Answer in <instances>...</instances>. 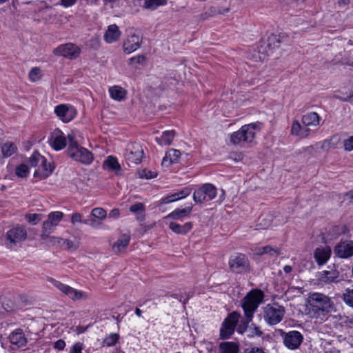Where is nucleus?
<instances>
[{
  "mask_svg": "<svg viewBox=\"0 0 353 353\" xmlns=\"http://www.w3.org/2000/svg\"><path fill=\"white\" fill-rule=\"evenodd\" d=\"M353 97V94H350L349 96H347V97H339V96H336L335 95L334 97L342 101H351V99L352 97Z\"/></svg>",
  "mask_w": 353,
  "mask_h": 353,
  "instance_id": "60",
  "label": "nucleus"
},
{
  "mask_svg": "<svg viewBox=\"0 0 353 353\" xmlns=\"http://www.w3.org/2000/svg\"><path fill=\"white\" fill-rule=\"evenodd\" d=\"M142 42V37L139 34H132L123 41V51L130 54L140 48Z\"/></svg>",
  "mask_w": 353,
  "mask_h": 353,
  "instance_id": "15",
  "label": "nucleus"
},
{
  "mask_svg": "<svg viewBox=\"0 0 353 353\" xmlns=\"http://www.w3.org/2000/svg\"><path fill=\"white\" fill-rule=\"evenodd\" d=\"M120 336L119 334L112 333L104 338L102 342L103 347L114 346L119 341Z\"/></svg>",
  "mask_w": 353,
  "mask_h": 353,
  "instance_id": "36",
  "label": "nucleus"
},
{
  "mask_svg": "<svg viewBox=\"0 0 353 353\" xmlns=\"http://www.w3.org/2000/svg\"><path fill=\"white\" fill-rule=\"evenodd\" d=\"M104 165L106 166L108 169L115 172L119 171L121 170V165L119 163L117 159L112 156H109L107 158V159L104 161Z\"/></svg>",
  "mask_w": 353,
  "mask_h": 353,
  "instance_id": "34",
  "label": "nucleus"
},
{
  "mask_svg": "<svg viewBox=\"0 0 353 353\" xmlns=\"http://www.w3.org/2000/svg\"><path fill=\"white\" fill-rule=\"evenodd\" d=\"M310 131L308 128H303L299 121H293L291 127L292 135L299 137L301 139H305L309 136Z\"/></svg>",
  "mask_w": 353,
  "mask_h": 353,
  "instance_id": "24",
  "label": "nucleus"
},
{
  "mask_svg": "<svg viewBox=\"0 0 353 353\" xmlns=\"http://www.w3.org/2000/svg\"><path fill=\"white\" fill-rule=\"evenodd\" d=\"M179 199L178 197L176 196V193H174V194H172L170 195H168L165 197H163L161 201H160V203L161 204H168V203H170L172 202H174V201H178Z\"/></svg>",
  "mask_w": 353,
  "mask_h": 353,
  "instance_id": "50",
  "label": "nucleus"
},
{
  "mask_svg": "<svg viewBox=\"0 0 353 353\" xmlns=\"http://www.w3.org/2000/svg\"><path fill=\"white\" fill-rule=\"evenodd\" d=\"M50 144L56 150H61L65 147L67 144L66 138L61 130H56L53 132Z\"/></svg>",
  "mask_w": 353,
  "mask_h": 353,
  "instance_id": "20",
  "label": "nucleus"
},
{
  "mask_svg": "<svg viewBox=\"0 0 353 353\" xmlns=\"http://www.w3.org/2000/svg\"><path fill=\"white\" fill-rule=\"evenodd\" d=\"M307 307L312 317L321 318L332 310L333 302L328 296L323 293H310L307 298Z\"/></svg>",
  "mask_w": 353,
  "mask_h": 353,
  "instance_id": "2",
  "label": "nucleus"
},
{
  "mask_svg": "<svg viewBox=\"0 0 353 353\" xmlns=\"http://www.w3.org/2000/svg\"><path fill=\"white\" fill-rule=\"evenodd\" d=\"M130 211L137 214V219L140 221L144 219L145 205L143 203H137L130 207Z\"/></svg>",
  "mask_w": 353,
  "mask_h": 353,
  "instance_id": "33",
  "label": "nucleus"
},
{
  "mask_svg": "<svg viewBox=\"0 0 353 353\" xmlns=\"http://www.w3.org/2000/svg\"><path fill=\"white\" fill-rule=\"evenodd\" d=\"M175 135L176 132L174 130H166L162 132L161 137H156L155 141L159 145H170Z\"/></svg>",
  "mask_w": 353,
  "mask_h": 353,
  "instance_id": "26",
  "label": "nucleus"
},
{
  "mask_svg": "<svg viewBox=\"0 0 353 353\" xmlns=\"http://www.w3.org/2000/svg\"><path fill=\"white\" fill-rule=\"evenodd\" d=\"M41 239L49 245H59L62 246V241H63V239L61 237L52 236H50V234L49 235V237Z\"/></svg>",
  "mask_w": 353,
  "mask_h": 353,
  "instance_id": "42",
  "label": "nucleus"
},
{
  "mask_svg": "<svg viewBox=\"0 0 353 353\" xmlns=\"http://www.w3.org/2000/svg\"><path fill=\"white\" fill-rule=\"evenodd\" d=\"M143 156V150L139 143L130 144L125 150V160L128 165H137L141 162Z\"/></svg>",
  "mask_w": 353,
  "mask_h": 353,
  "instance_id": "10",
  "label": "nucleus"
},
{
  "mask_svg": "<svg viewBox=\"0 0 353 353\" xmlns=\"http://www.w3.org/2000/svg\"><path fill=\"white\" fill-rule=\"evenodd\" d=\"M121 36V31L116 24H111L108 27L104 34V40L108 43H112L119 40Z\"/></svg>",
  "mask_w": 353,
  "mask_h": 353,
  "instance_id": "22",
  "label": "nucleus"
},
{
  "mask_svg": "<svg viewBox=\"0 0 353 353\" xmlns=\"http://www.w3.org/2000/svg\"><path fill=\"white\" fill-rule=\"evenodd\" d=\"M55 228L56 226L53 225L48 220H46L43 223L41 239H46L49 237V235L54 232Z\"/></svg>",
  "mask_w": 353,
  "mask_h": 353,
  "instance_id": "37",
  "label": "nucleus"
},
{
  "mask_svg": "<svg viewBox=\"0 0 353 353\" xmlns=\"http://www.w3.org/2000/svg\"><path fill=\"white\" fill-rule=\"evenodd\" d=\"M216 196V188L210 183H205L194 191L193 199L196 203L211 201Z\"/></svg>",
  "mask_w": 353,
  "mask_h": 353,
  "instance_id": "9",
  "label": "nucleus"
},
{
  "mask_svg": "<svg viewBox=\"0 0 353 353\" xmlns=\"http://www.w3.org/2000/svg\"><path fill=\"white\" fill-rule=\"evenodd\" d=\"M230 269L237 274L245 272L249 268V261L245 254L236 253L229 260Z\"/></svg>",
  "mask_w": 353,
  "mask_h": 353,
  "instance_id": "11",
  "label": "nucleus"
},
{
  "mask_svg": "<svg viewBox=\"0 0 353 353\" xmlns=\"http://www.w3.org/2000/svg\"><path fill=\"white\" fill-rule=\"evenodd\" d=\"M80 51V48L77 46L68 43L54 48L53 53L56 56H63L70 59H74L79 57Z\"/></svg>",
  "mask_w": 353,
  "mask_h": 353,
  "instance_id": "13",
  "label": "nucleus"
},
{
  "mask_svg": "<svg viewBox=\"0 0 353 353\" xmlns=\"http://www.w3.org/2000/svg\"><path fill=\"white\" fill-rule=\"evenodd\" d=\"M109 92L110 97L117 101H121L125 99L126 95V91L119 85H114L109 88Z\"/></svg>",
  "mask_w": 353,
  "mask_h": 353,
  "instance_id": "31",
  "label": "nucleus"
},
{
  "mask_svg": "<svg viewBox=\"0 0 353 353\" xmlns=\"http://www.w3.org/2000/svg\"><path fill=\"white\" fill-rule=\"evenodd\" d=\"M334 253L340 258H348L353 255V241L341 242L334 248Z\"/></svg>",
  "mask_w": 353,
  "mask_h": 353,
  "instance_id": "18",
  "label": "nucleus"
},
{
  "mask_svg": "<svg viewBox=\"0 0 353 353\" xmlns=\"http://www.w3.org/2000/svg\"><path fill=\"white\" fill-rule=\"evenodd\" d=\"M48 281L59 290L63 294L69 296L73 301L87 299L86 294L82 291L77 290L68 285L55 280L53 278H48Z\"/></svg>",
  "mask_w": 353,
  "mask_h": 353,
  "instance_id": "8",
  "label": "nucleus"
},
{
  "mask_svg": "<svg viewBox=\"0 0 353 353\" xmlns=\"http://www.w3.org/2000/svg\"><path fill=\"white\" fill-rule=\"evenodd\" d=\"M284 307L277 304H268L263 307V318L270 325H274L280 323L285 314Z\"/></svg>",
  "mask_w": 353,
  "mask_h": 353,
  "instance_id": "6",
  "label": "nucleus"
},
{
  "mask_svg": "<svg viewBox=\"0 0 353 353\" xmlns=\"http://www.w3.org/2000/svg\"><path fill=\"white\" fill-rule=\"evenodd\" d=\"M181 153L179 150L170 149L165 153L163 157L162 164L165 165H170L172 163L178 162Z\"/></svg>",
  "mask_w": 353,
  "mask_h": 353,
  "instance_id": "27",
  "label": "nucleus"
},
{
  "mask_svg": "<svg viewBox=\"0 0 353 353\" xmlns=\"http://www.w3.org/2000/svg\"><path fill=\"white\" fill-rule=\"evenodd\" d=\"M241 314L237 312L230 313L225 319L220 329V338L225 339L233 334L237 323L239 321Z\"/></svg>",
  "mask_w": 353,
  "mask_h": 353,
  "instance_id": "7",
  "label": "nucleus"
},
{
  "mask_svg": "<svg viewBox=\"0 0 353 353\" xmlns=\"http://www.w3.org/2000/svg\"><path fill=\"white\" fill-rule=\"evenodd\" d=\"M41 70L39 68H33L29 72V79L32 81H37L41 79Z\"/></svg>",
  "mask_w": 353,
  "mask_h": 353,
  "instance_id": "44",
  "label": "nucleus"
},
{
  "mask_svg": "<svg viewBox=\"0 0 353 353\" xmlns=\"http://www.w3.org/2000/svg\"><path fill=\"white\" fill-rule=\"evenodd\" d=\"M65 347V343L63 340L59 339L54 344V347L58 350H63Z\"/></svg>",
  "mask_w": 353,
  "mask_h": 353,
  "instance_id": "56",
  "label": "nucleus"
},
{
  "mask_svg": "<svg viewBox=\"0 0 353 353\" xmlns=\"http://www.w3.org/2000/svg\"><path fill=\"white\" fill-rule=\"evenodd\" d=\"M145 61V57L144 55H138L130 59V64H142Z\"/></svg>",
  "mask_w": 353,
  "mask_h": 353,
  "instance_id": "52",
  "label": "nucleus"
},
{
  "mask_svg": "<svg viewBox=\"0 0 353 353\" xmlns=\"http://www.w3.org/2000/svg\"><path fill=\"white\" fill-rule=\"evenodd\" d=\"M247 353H265L261 348L253 347Z\"/></svg>",
  "mask_w": 353,
  "mask_h": 353,
  "instance_id": "62",
  "label": "nucleus"
},
{
  "mask_svg": "<svg viewBox=\"0 0 353 353\" xmlns=\"http://www.w3.org/2000/svg\"><path fill=\"white\" fill-rule=\"evenodd\" d=\"M29 222L34 223V224L40 220L39 215L37 214H32L27 216Z\"/></svg>",
  "mask_w": 353,
  "mask_h": 353,
  "instance_id": "58",
  "label": "nucleus"
},
{
  "mask_svg": "<svg viewBox=\"0 0 353 353\" xmlns=\"http://www.w3.org/2000/svg\"><path fill=\"white\" fill-rule=\"evenodd\" d=\"M292 268L290 265H285L283 268V271L286 274H289L292 272Z\"/></svg>",
  "mask_w": 353,
  "mask_h": 353,
  "instance_id": "63",
  "label": "nucleus"
},
{
  "mask_svg": "<svg viewBox=\"0 0 353 353\" xmlns=\"http://www.w3.org/2000/svg\"><path fill=\"white\" fill-rule=\"evenodd\" d=\"M339 276V272L335 269L324 270L319 273L316 281L320 285L330 284L336 282Z\"/></svg>",
  "mask_w": 353,
  "mask_h": 353,
  "instance_id": "17",
  "label": "nucleus"
},
{
  "mask_svg": "<svg viewBox=\"0 0 353 353\" xmlns=\"http://www.w3.org/2000/svg\"><path fill=\"white\" fill-rule=\"evenodd\" d=\"M63 214L61 212L57 211L49 214L48 221H50L53 225L57 226L61 221Z\"/></svg>",
  "mask_w": 353,
  "mask_h": 353,
  "instance_id": "39",
  "label": "nucleus"
},
{
  "mask_svg": "<svg viewBox=\"0 0 353 353\" xmlns=\"http://www.w3.org/2000/svg\"><path fill=\"white\" fill-rule=\"evenodd\" d=\"M86 328L83 327H78L77 330L78 334L83 333L85 331Z\"/></svg>",
  "mask_w": 353,
  "mask_h": 353,
  "instance_id": "64",
  "label": "nucleus"
},
{
  "mask_svg": "<svg viewBox=\"0 0 353 353\" xmlns=\"http://www.w3.org/2000/svg\"><path fill=\"white\" fill-rule=\"evenodd\" d=\"M15 173L19 177H26L29 173L28 167L25 164H21L16 168Z\"/></svg>",
  "mask_w": 353,
  "mask_h": 353,
  "instance_id": "43",
  "label": "nucleus"
},
{
  "mask_svg": "<svg viewBox=\"0 0 353 353\" xmlns=\"http://www.w3.org/2000/svg\"><path fill=\"white\" fill-rule=\"evenodd\" d=\"M344 149L346 151L353 150V136L350 137L348 139L344 141Z\"/></svg>",
  "mask_w": 353,
  "mask_h": 353,
  "instance_id": "53",
  "label": "nucleus"
},
{
  "mask_svg": "<svg viewBox=\"0 0 353 353\" xmlns=\"http://www.w3.org/2000/svg\"><path fill=\"white\" fill-rule=\"evenodd\" d=\"M280 332L283 336V344L289 350L298 349L303 342V336L299 331L292 330L285 332L281 330Z\"/></svg>",
  "mask_w": 353,
  "mask_h": 353,
  "instance_id": "12",
  "label": "nucleus"
},
{
  "mask_svg": "<svg viewBox=\"0 0 353 353\" xmlns=\"http://www.w3.org/2000/svg\"><path fill=\"white\" fill-rule=\"evenodd\" d=\"M332 250L330 246L324 245L316 248L314 251V258L319 266L325 265L330 259Z\"/></svg>",
  "mask_w": 353,
  "mask_h": 353,
  "instance_id": "16",
  "label": "nucleus"
},
{
  "mask_svg": "<svg viewBox=\"0 0 353 353\" xmlns=\"http://www.w3.org/2000/svg\"><path fill=\"white\" fill-rule=\"evenodd\" d=\"M263 123L255 122L243 125L238 131L230 135V141L234 145H239L241 143H253L256 134L261 130Z\"/></svg>",
  "mask_w": 353,
  "mask_h": 353,
  "instance_id": "3",
  "label": "nucleus"
},
{
  "mask_svg": "<svg viewBox=\"0 0 353 353\" xmlns=\"http://www.w3.org/2000/svg\"><path fill=\"white\" fill-rule=\"evenodd\" d=\"M68 139L69 141L68 148V156L76 161L86 165L90 164L93 161L92 154L86 148L78 144L74 134H69Z\"/></svg>",
  "mask_w": 353,
  "mask_h": 353,
  "instance_id": "4",
  "label": "nucleus"
},
{
  "mask_svg": "<svg viewBox=\"0 0 353 353\" xmlns=\"http://www.w3.org/2000/svg\"><path fill=\"white\" fill-rule=\"evenodd\" d=\"M221 353H239V346L234 342H222L219 344Z\"/></svg>",
  "mask_w": 353,
  "mask_h": 353,
  "instance_id": "32",
  "label": "nucleus"
},
{
  "mask_svg": "<svg viewBox=\"0 0 353 353\" xmlns=\"http://www.w3.org/2000/svg\"><path fill=\"white\" fill-rule=\"evenodd\" d=\"M90 216L99 221H103L107 217V212L103 208H95L92 210Z\"/></svg>",
  "mask_w": 353,
  "mask_h": 353,
  "instance_id": "40",
  "label": "nucleus"
},
{
  "mask_svg": "<svg viewBox=\"0 0 353 353\" xmlns=\"http://www.w3.org/2000/svg\"><path fill=\"white\" fill-rule=\"evenodd\" d=\"M130 241V234L129 233L121 234L118 240L114 243L112 246L113 251L115 253L123 252L128 245Z\"/></svg>",
  "mask_w": 353,
  "mask_h": 353,
  "instance_id": "25",
  "label": "nucleus"
},
{
  "mask_svg": "<svg viewBox=\"0 0 353 353\" xmlns=\"http://www.w3.org/2000/svg\"><path fill=\"white\" fill-rule=\"evenodd\" d=\"M57 116L64 123H68L72 121L77 114L74 108L71 105L61 104L54 109Z\"/></svg>",
  "mask_w": 353,
  "mask_h": 353,
  "instance_id": "14",
  "label": "nucleus"
},
{
  "mask_svg": "<svg viewBox=\"0 0 353 353\" xmlns=\"http://www.w3.org/2000/svg\"><path fill=\"white\" fill-rule=\"evenodd\" d=\"M29 163L32 167L38 166L34 173V176L39 179L47 178L52 172L53 168L50 163H48L46 158L37 152H34L29 158Z\"/></svg>",
  "mask_w": 353,
  "mask_h": 353,
  "instance_id": "5",
  "label": "nucleus"
},
{
  "mask_svg": "<svg viewBox=\"0 0 353 353\" xmlns=\"http://www.w3.org/2000/svg\"><path fill=\"white\" fill-rule=\"evenodd\" d=\"M261 251L259 252L260 254H269L271 256H277L280 254L279 251L276 248H273L270 245L265 246L261 248Z\"/></svg>",
  "mask_w": 353,
  "mask_h": 353,
  "instance_id": "46",
  "label": "nucleus"
},
{
  "mask_svg": "<svg viewBox=\"0 0 353 353\" xmlns=\"http://www.w3.org/2000/svg\"><path fill=\"white\" fill-rule=\"evenodd\" d=\"M61 1H62L63 5L65 7H68V6L73 5L76 1V0H61Z\"/></svg>",
  "mask_w": 353,
  "mask_h": 353,
  "instance_id": "61",
  "label": "nucleus"
},
{
  "mask_svg": "<svg viewBox=\"0 0 353 353\" xmlns=\"http://www.w3.org/2000/svg\"><path fill=\"white\" fill-rule=\"evenodd\" d=\"M167 0H145V7L148 9H156L159 6H165Z\"/></svg>",
  "mask_w": 353,
  "mask_h": 353,
  "instance_id": "41",
  "label": "nucleus"
},
{
  "mask_svg": "<svg viewBox=\"0 0 353 353\" xmlns=\"http://www.w3.org/2000/svg\"><path fill=\"white\" fill-rule=\"evenodd\" d=\"M26 235V230L24 228L16 227L8 231L6 238L11 243H17L25 240Z\"/></svg>",
  "mask_w": 353,
  "mask_h": 353,
  "instance_id": "19",
  "label": "nucleus"
},
{
  "mask_svg": "<svg viewBox=\"0 0 353 353\" xmlns=\"http://www.w3.org/2000/svg\"><path fill=\"white\" fill-rule=\"evenodd\" d=\"M250 336H261L263 334V332L261 331L260 327L254 323L251 324V325L250 327Z\"/></svg>",
  "mask_w": 353,
  "mask_h": 353,
  "instance_id": "48",
  "label": "nucleus"
},
{
  "mask_svg": "<svg viewBox=\"0 0 353 353\" xmlns=\"http://www.w3.org/2000/svg\"><path fill=\"white\" fill-rule=\"evenodd\" d=\"M321 345L323 347V353H340L338 349L331 346L330 343L327 341H325Z\"/></svg>",
  "mask_w": 353,
  "mask_h": 353,
  "instance_id": "47",
  "label": "nucleus"
},
{
  "mask_svg": "<svg viewBox=\"0 0 353 353\" xmlns=\"http://www.w3.org/2000/svg\"><path fill=\"white\" fill-rule=\"evenodd\" d=\"M83 223L84 224H88V220L82 221V215L79 213H73L71 216V223L74 225L77 223Z\"/></svg>",
  "mask_w": 353,
  "mask_h": 353,
  "instance_id": "49",
  "label": "nucleus"
},
{
  "mask_svg": "<svg viewBox=\"0 0 353 353\" xmlns=\"http://www.w3.org/2000/svg\"><path fill=\"white\" fill-rule=\"evenodd\" d=\"M97 218L92 217L88 221V224H90L93 228L98 227L100 225V223L97 221Z\"/></svg>",
  "mask_w": 353,
  "mask_h": 353,
  "instance_id": "59",
  "label": "nucleus"
},
{
  "mask_svg": "<svg viewBox=\"0 0 353 353\" xmlns=\"http://www.w3.org/2000/svg\"><path fill=\"white\" fill-rule=\"evenodd\" d=\"M119 216H120L119 210L117 209V208L112 210L108 214V217L110 219H118L119 217Z\"/></svg>",
  "mask_w": 353,
  "mask_h": 353,
  "instance_id": "57",
  "label": "nucleus"
},
{
  "mask_svg": "<svg viewBox=\"0 0 353 353\" xmlns=\"http://www.w3.org/2000/svg\"><path fill=\"white\" fill-rule=\"evenodd\" d=\"M17 146L12 142H7L1 147V152L6 157H10L17 152Z\"/></svg>",
  "mask_w": 353,
  "mask_h": 353,
  "instance_id": "35",
  "label": "nucleus"
},
{
  "mask_svg": "<svg viewBox=\"0 0 353 353\" xmlns=\"http://www.w3.org/2000/svg\"><path fill=\"white\" fill-rule=\"evenodd\" d=\"M319 116L316 112H310L302 118V123L305 127L317 126L319 124Z\"/></svg>",
  "mask_w": 353,
  "mask_h": 353,
  "instance_id": "29",
  "label": "nucleus"
},
{
  "mask_svg": "<svg viewBox=\"0 0 353 353\" xmlns=\"http://www.w3.org/2000/svg\"><path fill=\"white\" fill-rule=\"evenodd\" d=\"M9 340L13 346L17 348L23 347L27 343V339L21 329H17L9 336Z\"/></svg>",
  "mask_w": 353,
  "mask_h": 353,
  "instance_id": "21",
  "label": "nucleus"
},
{
  "mask_svg": "<svg viewBox=\"0 0 353 353\" xmlns=\"http://www.w3.org/2000/svg\"><path fill=\"white\" fill-rule=\"evenodd\" d=\"M192 210V206H187L183 209H176L169 214L165 219H179L184 216H189Z\"/></svg>",
  "mask_w": 353,
  "mask_h": 353,
  "instance_id": "30",
  "label": "nucleus"
},
{
  "mask_svg": "<svg viewBox=\"0 0 353 353\" xmlns=\"http://www.w3.org/2000/svg\"><path fill=\"white\" fill-rule=\"evenodd\" d=\"M263 297L264 294L261 290H254L243 298L241 306L245 317L237 327L238 332L243 334L248 329V325L252 321L254 314L263 301Z\"/></svg>",
  "mask_w": 353,
  "mask_h": 353,
  "instance_id": "1",
  "label": "nucleus"
},
{
  "mask_svg": "<svg viewBox=\"0 0 353 353\" xmlns=\"http://www.w3.org/2000/svg\"><path fill=\"white\" fill-rule=\"evenodd\" d=\"M83 348V345L81 343H76L71 347L70 353H82L81 351Z\"/></svg>",
  "mask_w": 353,
  "mask_h": 353,
  "instance_id": "54",
  "label": "nucleus"
},
{
  "mask_svg": "<svg viewBox=\"0 0 353 353\" xmlns=\"http://www.w3.org/2000/svg\"><path fill=\"white\" fill-rule=\"evenodd\" d=\"M65 245L66 248L70 250L72 248L77 249L78 248V245L75 244L70 239H64L62 241V245Z\"/></svg>",
  "mask_w": 353,
  "mask_h": 353,
  "instance_id": "55",
  "label": "nucleus"
},
{
  "mask_svg": "<svg viewBox=\"0 0 353 353\" xmlns=\"http://www.w3.org/2000/svg\"><path fill=\"white\" fill-rule=\"evenodd\" d=\"M330 141L331 140H324L323 141L316 143L314 145L307 148L305 150L309 148L313 149L315 147L316 148H321L323 150H328L330 148Z\"/></svg>",
  "mask_w": 353,
  "mask_h": 353,
  "instance_id": "45",
  "label": "nucleus"
},
{
  "mask_svg": "<svg viewBox=\"0 0 353 353\" xmlns=\"http://www.w3.org/2000/svg\"><path fill=\"white\" fill-rule=\"evenodd\" d=\"M287 35L285 33L271 34L267 39V46L270 50H274L280 46V44L283 42L287 38Z\"/></svg>",
  "mask_w": 353,
  "mask_h": 353,
  "instance_id": "23",
  "label": "nucleus"
},
{
  "mask_svg": "<svg viewBox=\"0 0 353 353\" xmlns=\"http://www.w3.org/2000/svg\"><path fill=\"white\" fill-rule=\"evenodd\" d=\"M169 228L177 234H185L192 228V223L187 222L183 225H180L175 222H170L169 223Z\"/></svg>",
  "mask_w": 353,
  "mask_h": 353,
  "instance_id": "28",
  "label": "nucleus"
},
{
  "mask_svg": "<svg viewBox=\"0 0 353 353\" xmlns=\"http://www.w3.org/2000/svg\"><path fill=\"white\" fill-rule=\"evenodd\" d=\"M342 299L346 305L353 307V285L344 290Z\"/></svg>",
  "mask_w": 353,
  "mask_h": 353,
  "instance_id": "38",
  "label": "nucleus"
},
{
  "mask_svg": "<svg viewBox=\"0 0 353 353\" xmlns=\"http://www.w3.org/2000/svg\"><path fill=\"white\" fill-rule=\"evenodd\" d=\"M191 188L189 187L183 188L181 190L176 192V196L178 197L179 200L185 198L191 193Z\"/></svg>",
  "mask_w": 353,
  "mask_h": 353,
  "instance_id": "51",
  "label": "nucleus"
}]
</instances>
